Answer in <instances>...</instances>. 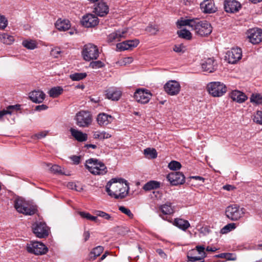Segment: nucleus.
Masks as SVG:
<instances>
[{"instance_id":"29","label":"nucleus","mask_w":262,"mask_h":262,"mask_svg":"<svg viewBox=\"0 0 262 262\" xmlns=\"http://www.w3.org/2000/svg\"><path fill=\"white\" fill-rule=\"evenodd\" d=\"M198 18L195 19H185L181 17L178 19L176 23L177 26L178 28H181L182 26H188L193 29Z\"/></svg>"},{"instance_id":"61","label":"nucleus","mask_w":262,"mask_h":262,"mask_svg":"<svg viewBox=\"0 0 262 262\" xmlns=\"http://www.w3.org/2000/svg\"><path fill=\"white\" fill-rule=\"evenodd\" d=\"M47 133L46 132H41L38 134H35L33 136L37 139H40L45 137L47 135Z\"/></svg>"},{"instance_id":"25","label":"nucleus","mask_w":262,"mask_h":262,"mask_svg":"<svg viewBox=\"0 0 262 262\" xmlns=\"http://www.w3.org/2000/svg\"><path fill=\"white\" fill-rule=\"evenodd\" d=\"M46 95L41 91H34L30 93L29 98L36 103H41L45 98Z\"/></svg>"},{"instance_id":"40","label":"nucleus","mask_w":262,"mask_h":262,"mask_svg":"<svg viewBox=\"0 0 262 262\" xmlns=\"http://www.w3.org/2000/svg\"><path fill=\"white\" fill-rule=\"evenodd\" d=\"M22 45L25 48L30 50H33L37 48V44L34 40H24L22 42Z\"/></svg>"},{"instance_id":"33","label":"nucleus","mask_w":262,"mask_h":262,"mask_svg":"<svg viewBox=\"0 0 262 262\" xmlns=\"http://www.w3.org/2000/svg\"><path fill=\"white\" fill-rule=\"evenodd\" d=\"M63 92V88L60 86L52 88L49 91V95L53 98H57Z\"/></svg>"},{"instance_id":"58","label":"nucleus","mask_w":262,"mask_h":262,"mask_svg":"<svg viewBox=\"0 0 262 262\" xmlns=\"http://www.w3.org/2000/svg\"><path fill=\"white\" fill-rule=\"evenodd\" d=\"M187 259L188 261H195L196 260H200L203 259V257H202L201 256H192L189 255V254L188 253L187 255Z\"/></svg>"},{"instance_id":"53","label":"nucleus","mask_w":262,"mask_h":262,"mask_svg":"<svg viewBox=\"0 0 262 262\" xmlns=\"http://www.w3.org/2000/svg\"><path fill=\"white\" fill-rule=\"evenodd\" d=\"M233 254L230 253H223L220 254L216 255L215 257L218 258H225L227 260H233L232 258Z\"/></svg>"},{"instance_id":"5","label":"nucleus","mask_w":262,"mask_h":262,"mask_svg":"<svg viewBox=\"0 0 262 262\" xmlns=\"http://www.w3.org/2000/svg\"><path fill=\"white\" fill-rule=\"evenodd\" d=\"M75 120L78 126L88 127L92 124L93 116L89 111H80L76 113Z\"/></svg>"},{"instance_id":"52","label":"nucleus","mask_w":262,"mask_h":262,"mask_svg":"<svg viewBox=\"0 0 262 262\" xmlns=\"http://www.w3.org/2000/svg\"><path fill=\"white\" fill-rule=\"evenodd\" d=\"M119 210L122 213L127 215L130 218H133L134 215L129 209L125 207L124 206H120L119 207Z\"/></svg>"},{"instance_id":"23","label":"nucleus","mask_w":262,"mask_h":262,"mask_svg":"<svg viewBox=\"0 0 262 262\" xmlns=\"http://www.w3.org/2000/svg\"><path fill=\"white\" fill-rule=\"evenodd\" d=\"M114 119V118L110 115L102 113H100L97 117V121L100 126H106L111 123Z\"/></svg>"},{"instance_id":"56","label":"nucleus","mask_w":262,"mask_h":262,"mask_svg":"<svg viewBox=\"0 0 262 262\" xmlns=\"http://www.w3.org/2000/svg\"><path fill=\"white\" fill-rule=\"evenodd\" d=\"M195 249L198 251V253L200 254H202V257H205L206 256V254L205 252V248L204 246H196L195 247Z\"/></svg>"},{"instance_id":"36","label":"nucleus","mask_w":262,"mask_h":262,"mask_svg":"<svg viewBox=\"0 0 262 262\" xmlns=\"http://www.w3.org/2000/svg\"><path fill=\"white\" fill-rule=\"evenodd\" d=\"M177 34L179 37L187 40H190L192 37L190 31L186 29H183L178 31Z\"/></svg>"},{"instance_id":"20","label":"nucleus","mask_w":262,"mask_h":262,"mask_svg":"<svg viewBox=\"0 0 262 262\" xmlns=\"http://www.w3.org/2000/svg\"><path fill=\"white\" fill-rule=\"evenodd\" d=\"M241 8V4L235 0H225L224 2V9L228 13L237 12Z\"/></svg>"},{"instance_id":"35","label":"nucleus","mask_w":262,"mask_h":262,"mask_svg":"<svg viewBox=\"0 0 262 262\" xmlns=\"http://www.w3.org/2000/svg\"><path fill=\"white\" fill-rule=\"evenodd\" d=\"M14 207L16 210L18 212H22V209L25 207V202L20 198H16L14 201Z\"/></svg>"},{"instance_id":"43","label":"nucleus","mask_w":262,"mask_h":262,"mask_svg":"<svg viewBox=\"0 0 262 262\" xmlns=\"http://www.w3.org/2000/svg\"><path fill=\"white\" fill-rule=\"evenodd\" d=\"M250 101L256 104H262V96L259 94H253L251 96Z\"/></svg>"},{"instance_id":"34","label":"nucleus","mask_w":262,"mask_h":262,"mask_svg":"<svg viewBox=\"0 0 262 262\" xmlns=\"http://www.w3.org/2000/svg\"><path fill=\"white\" fill-rule=\"evenodd\" d=\"M0 40L4 44L10 45L14 41V38L8 33H4L0 34Z\"/></svg>"},{"instance_id":"15","label":"nucleus","mask_w":262,"mask_h":262,"mask_svg":"<svg viewBox=\"0 0 262 262\" xmlns=\"http://www.w3.org/2000/svg\"><path fill=\"white\" fill-rule=\"evenodd\" d=\"M248 38L253 44L259 43L262 40V30L259 28L251 29L248 31Z\"/></svg>"},{"instance_id":"59","label":"nucleus","mask_w":262,"mask_h":262,"mask_svg":"<svg viewBox=\"0 0 262 262\" xmlns=\"http://www.w3.org/2000/svg\"><path fill=\"white\" fill-rule=\"evenodd\" d=\"M60 53V49L59 48H56L52 50L51 54L55 57L57 58L58 57V55H59Z\"/></svg>"},{"instance_id":"4","label":"nucleus","mask_w":262,"mask_h":262,"mask_svg":"<svg viewBox=\"0 0 262 262\" xmlns=\"http://www.w3.org/2000/svg\"><path fill=\"white\" fill-rule=\"evenodd\" d=\"M245 209L241 208L237 204H232L228 206L225 210V214L227 218L233 221L239 220L244 216Z\"/></svg>"},{"instance_id":"6","label":"nucleus","mask_w":262,"mask_h":262,"mask_svg":"<svg viewBox=\"0 0 262 262\" xmlns=\"http://www.w3.org/2000/svg\"><path fill=\"white\" fill-rule=\"evenodd\" d=\"M207 89L209 93L213 97H221L227 92V87L219 81L211 82L208 84Z\"/></svg>"},{"instance_id":"41","label":"nucleus","mask_w":262,"mask_h":262,"mask_svg":"<svg viewBox=\"0 0 262 262\" xmlns=\"http://www.w3.org/2000/svg\"><path fill=\"white\" fill-rule=\"evenodd\" d=\"M144 154L151 159H155L157 157V151L154 148H147L144 150Z\"/></svg>"},{"instance_id":"3","label":"nucleus","mask_w":262,"mask_h":262,"mask_svg":"<svg viewBox=\"0 0 262 262\" xmlns=\"http://www.w3.org/2000/svg\"><path fill=\"white\" fill-rule=\"evenodd\" d=\"M99 54L97 46L92 43H88L84 45L81 52L83 59L86 61L97 59L99 57Z\"/></svg>"},{"instance_id":"1","label":"nucleus","mask_w":262,"mask_h":262,"mask_svg":"<svg viewBox=\"0 0 262 262\" xmlns=\"http://www.w3.org/2000/svg\"><path fill=\"white\" fill-rule=\"evenodd\" d=\"M108 194L115 199H123L128 194L129 185L127 181L122 178H113L105 186Z\"/></svg>"},{"instance_id":"12","label":"nucleus","mask_w":262,"mask_h":262,"mask_svg":"<svg viewBox=\"0 0 262 262\" xmlns=\"http://www.w3.org/2000/svg\"><path fill=\"white\" fill-rule=\"evenodd\" d=\"M242 52L239 48H232L230 51H228L225 58L228 62L232 64L236 63L239 59L242 58Z\"/></svg>"},{"instance_id":"21","label":"nucleus","mask_w":262,"mask_h":262,"mask_svg":"<svg viewBox=\"0 0 262 262\" xmlns=\"http://www.w3.org/2000/svg\"><path fill=\"white\" fill-rule=\"evenodd\" d=\"M202 68L204 71L212 73L217 69V64L214 58H208L202 63Z\"/></svg>"},{"instance_id":"13","label":"nucleus","mask_w":262,"mask_h":262,"mask_svg":"<svg viewBox=\"0 0 262 262\" xmlns=\"http://www.w3.org/2000/svg\"><path fill=\"white\" fill-rule=\"evenodd\" d=\"M166 178L171 185L174 186L184 184L185 179V177L182 172L177 171L169 173L167 175Z\"/></svg>"},{"instance_id":"37","label":"nucleus","mask_w":262,"mask_h":262,"mask_svg":"<svg viewBox=\"0 0 262 262\" xmlns=\"http://www.w3.org/2000/svg\"><path fill=\"white\" fill-rule=\"evenodd\" d=\"M37 211V209L33 206H31V207L25 206V207L23 208L22 209V212H20V213H23L25 215H32L35 214L36 213Z\"/></svg>"},{"instance_id":"32","label":"nucleus","mask_w":262,"mask_h":262,"mask_svg":"<svg viewBox=\"0 0 262 262\" xmlns=\"http://www.w3.org/2000/svg\"><path fill=\"white\" fill-rule=\"evenodd\" d=\"M160 183L159 182L151 180L144 184L143 189L145 191H150L152 189H155L160 188Z\"/></svg>"},{"instance_id":"51","label":"nucleus","mask_w":262,"mask_h":262,"mask_svg":"<svg viewBox=\"0 0 262 262\" xmlns=\"http://www.w3.org/2000/svg\"><path fill=\"white\" fill-rule=\"evenodd\" d=\"M253 121L259 124H262V111H257L254 116Z\"/></svg>"},{"instance_id":"24","label":"nucleus","mask_w":262,"mask_h":262,"mask_svg":"<svg viewBox=\"0 0 262 262\" xmlns=\"http://www.w3.org/2000/svg\"><path fill=\"white\" fill-rule=\"evenodd\" d=\"M127 33L126 30H123L120 31L119 30L116 31L109 34L107 36V42H113L120 41L121 38H125L124 35Z\"/></svg>"},{"instance_id":"62","label":"nucleus","mask_w":262,"mask_h":262,"mask_svg":"<svg viewBox=\"0 0 262 262\" xmlns=\"http://www.w3.org/2000/svg\"><path fill=\"white\" fill-rule=\"evenodd\" d=\"M48 108V106L45 104H41L37 105L35 107V110L37 111H40L42 110H46Z\"/></svg>"},{"instance_id":"18","label":"nucleus","mask_w":262,"mask_h":262,"mask_svg":"<svg viewBox=\"0 0 262 262\" xmlns=\"http://www.w3.org/2000/svg\"><path fill=\"white\" fill-rule=\"evenodd\" d=\"M200 8L204 13H213L217 11L213 0H204L200 4Z\"/></svg>"},{"instance_id":"38","label":"nucleus","mask_w":262,"mask_h":262,"mask_svg":"<svg viewBox=\"0 0 262 262\" xmlns=\"http://www.w3.org/2000/svg\"><path fill=\"white\" fill-rule=\"evenodd\" d=\"M94 137L95 139H105L110 138L112 135L108 133L103 131L102 132H96L94 134Z\"/></svg>"},{"instance_id":"16","label":"nucleus","mask_w":262,"mask_h":262,"mask_svg":"<svg viewBox=\"0 0 262 262\" xmlns=\"http://www.w3.org/2000/svg\"><path fill=\"white\" fill-rule=\"evenodd\" d=\"M139 43V40L137 39L127 40L116 45L117 50L123 51L127 50H132L136 47Z\"/></svg>"},{"instance_id":"9","label":"nucleus","mask_w":262,"mask_h":262,"mask_svg":"<svg viewBox=\"0 0 262 262\" xmlns=\"http://www.w3.org/2000/svg\"><path fill=\"white\" fill-rule=\"evenodd\" d=\"M50 228L45 222H36L33 225L32 230L35 236L39 238H46L49 234Z\"/></svg>"},{"instance_id":"28","label":"nucleus","mask_w":262,"mask_h":262,"mask_svg":"<svg viewBox=\"0 0 262 262\" xmlns=\"http://www.w3.org/2000/svg\"><path fill=\"white\" fill-rule=\"evenodd\" d=\"M72 136L78 141L83 142L88 139V135L80 130L71 128L70 130Z\"/></svg>"},{"instance_id":"48","label":"nucleus","mask_w":262,"mask_h":262,"mask_svg":"<svg viewBox=\"0 0 262 262\" xmlns=\"http://www.w3.org/2000/svg\"><path fill=\"white\" fill-rule=\"evenodd\" d=\"M50 170L54 174H64V172L62 171L61 167L56 164L53 165L50 168Z\"/></svg>"},{"instance_id":"44","label":"nucleus","mask_w":262,"mask_h":262,"mask_svg":"<svg viewBox=\"0 0 262 262\" xmlns=\"http://www.w3.org/2000/svg\"><path fill=\"white\" fill-rule=\"evenodd\" d=\"M186 50V47L183 43L175 45L173 47V51L179 54H183Z\"/></svg>"},{"instance_id":"64","label":"nucleus","mask_w":262,"mask_h":262,"mask_svg":"<svg viewBox=\"0 0 262 262\" xmlns=\"http://www.w3.org/2000/svg\"><path fill=\"white\" fill-rule=\"evenodd\" d=\"M10 113L9 111H7V110H3L0 111V119H2L3 117L6 115H9Z\"/></svg>"},{"instance_id":"7","label":"nucleus","mask_w":262,"mask_h":262,"mask_svg":"<svg viewBox=\"0 0 262 262\" xmlns=\"http://www.w3.org/2000/svg\"><path fill=\"white\" fill-rule=\"evenodd\" d=\"M193 30L195 31L196 34L201 36H207L212 32V28L207 21H199L198 19Z\"/></svg>"},{"instance_id":"63","label":"nucleus","mask_w":262,"mask_h":262,"mask_svg":"<svg viewBox=\"0 0 262 262\" xmlns=\"http://www.w3.org/2000/svg\"><path fill=\"white\" fill-rule=\"evenodd\" d=\"M84 241L86 242L90 237V233L89 231H85L83 234Z\"/></svg>"},{"instance_id":"19","label":"nucleus","mask_w":262,"mask_h":262,"mask_svg":"<svg viewBox=\"0 0 262 262\" xmlns=\"http://www.w3.org/2000/svg\"><path fill=\"white\" fill-rule=\"evenodd\" d=\"M105 97L113 101H118L122 96V92L116 87H110L105 91Z\"/></svg>"},{"instance_id":"11","label":"nucleus","mask_w":262,"mask_h":262,"mask_svg":"<svg viewBox=\"0 0 262 262\" xmlns=\"http://www.w3.org/2000/svg\"><path fill=\"white\" fill-rule=\"evenodd\" d=\"M159 209L162 212V214H160V216L163 220L167 221L168 222H172V217L170 215L172 214L174 211L171 203L167 202L161 205Z\"/></svg>"},{"instance_id":"10","label":"nucleus","mask_w":262,"mask_h":262,"mask_svg":"<svg viewBox=\"0 0 262 262\" xmlns=\"http://www.w3.org/2000/svg\"><path fill=\"white\" fill-rule=\"evenodd\" d=\"M136 100L141 104L147 103L152 97L150 92L145 89H137L134 95Z\"/></svg>"},{"instance_id":"17","label":"nucleus","mask_w":262,"mask_h":262,"mask_svg":"<svg viewBox=\"0 0 262 262\" xmlns=\"http://www.w3.org/2000/svg\"><path fill=\"white\" fill-rule=\"evenodd\" d=\"M165 92L170 95H175L178 94L181 89L180 83L174 80L169 81L164 86Z\"/></svg>"},{"instance_id":"14","label":"nucleus","mask_w":262,"mask_h":262,"mask_svg":"<svg viewBox=\"0 0 262 262\" xmlns=\"http://www.w3.org/2000/svg\"><path fill=\"white\" fill-rule=\"evenodd\" d=\"M80 22L85 28H93L98 25L99 19L94 14H87L82 17Z\"/></svg>"},{"instance_id":"57","label":"nucleus","mask_w":262,"mask_h":262,"mask_svg":"<svg viewBox=\"0 0 262 262\" xmlns=\"http://www.w3.org/2000/svg\"><path fill=\"white\" fill-rule=\"evenodd\" d=\"M75 165H78L80 162L81 156L74 155L70 157Z\"/></svg>"},{"instance_id":"22","label":"nucleus","mask_w":262,"mask_h":262,"mask_svg":"<svg viewBox=\"0 0 262 262\" xmlns=\"http://www.w3.org/2000/svg\"><path fill=\"white\" fill-rule=\"evenodd\" d=\"M109 11V7L106 3L102 1L98 3L94 8L95 13L100 16H104L106 15Z\"/></svg>"},{"instance_id":"26","label":"nucleus","mask_w":262,"mask_h":262,"mask_svg":"<svg viewBox=\"0 0 262 262\" xmlns=\"http://www.w3.org/2000/svg\"><path fill=\"white\" fill-rule=\"evenodd\" d=\"M171 223L174 226L184 231H186L190 227V225L187 220L181 218H176L173 221L172 220V222Z\"/></svg>"},{"instance_id":"30","label":"nucleus","mask_w":262,"mask_h":262,"mask_svg":"<svg viewBox=\"0 0 262 262\" xmlns=\"http://www.w3.org/2000/svg\"><path fill=\"white\" fill-rule=\"evenodd\" d=\"M231 99L238 103H243L247 99V97L243 92L239 91H233L230 94Z\"/></svg>"},{"instance_id":"46","label":"nucleus","mask_w":262,"mask_h":262,"mask_svg":"<svg viewBox=\"0 0 262 262\" xmlns=\"http://www.w3.org/2000/svg\"><path fill=\"white\" fill-rule=\"evenodd\" d=\"M96 214L98 216H100L106 220L108 221H113L114 220L113 217L111 216L109 214L103 212L102 211L100 210H97L96 211Z\"/></svg>"},{"instance_id":"49","label":"nucleus","mask_w":262,"mask_h":262,"mask_svg":"<svg viewBox=\"0 0 262 262\" xmlns=\"http://www.w3.org/2000/svg\"><path fill=\"white\" fill-rule=\"evenodd\" d=\"M104 66V63L100 60L93 61L90 63V67L93 69L101 68Z\"/></svg>"},{"instance_id":"55","label":"nucleus","mask_w":262,"mask_h":262,"mask_svg":"<svg viewBox=\"0 0 262 262\" xmlns=\"http://www.w3.org/2000/svg\"><path fill=\"white\" fill-rule=\"evenodd\" d=\"M8 21L6 18L3 16L0 15V29H4L7 26Z\"/></svg>"},{"instance_id":"54","label":"nucleus","mask_w":262,"mask_h":262,"mask_svg":"<svg viewBox=\"0 0 262 262\" xmlns=\"http://www.w3.org/2000/svg\"><path fill=\"white\" fill-rule=\"evenodd\" d=\"M146 31L150 33L151 34H156L159 31L157 26L149 25L146 28Z\"/></svg>"},{"instance_id":"45","label":"nucleus","mask_w":262,"mask_h":262,"mask_svg":"<svg viewBox=\"0 0 262 262\" xmlns=\"http://www.w3.org/2000/svg\"><path fill=\"white\" fill-rule=\"evenodd\" d=\"M79 214L82 218L86 219L87 220L94 221L96 222L97 221V216H93L88 212L80 211L79 212Z\"/></svg>"},{"instance_id":"42","label":"nucleus","mask_w":262,"mask_h":262,"mask_svg":"<svg viewBox=\"0 0 262 262\" xmlns=\"http://www.w3.org/2000/svg\"><path fill=\"white\" fill-rule=\"evenodd\" d=\"M236 227V224L234 223H229L226 226H225L221 230V232L223 234L227 233L234 229Z\"/></svg>"},{"instance_id":"2","label":"nucleus","mask_w":262,"mask_h":262,"mask_svg":"<svg viewBox=\"0 0 262 262\" xmlns=\"http://www.w3.org/2000/svg\"><path fill=\"white\" fill-rule=\"evenodd\" d=\"M85 167L94 175H103L107 171L104 164L97 159L90 158L86 160Z\"/></svg>"},{"instance_id":"31","label":"nucleus","mask_w":262,"mask_h":262,"mask_svg":"<svg viewBox=\"0 0 262 262\" xmlns=\"http://www.w3.org/2000/svg\"><path fill=\"white\" fill-rule=\"evenodd\" d=\"M103 247L101 246L93 248L89 254V260H95L97 257L99 256L103 252Z\"/></svg>"},{"instance_id":"8","label":"nucleus","mask_w":262,"mask_h":262,"mask_svg":"<svg viewBox=\"0 0 262 262\" xmlns=\"http://www.w3.org/2000/svg\"><path fill=\"white\" fill-rule=\"evenodd\" d=\"M27 250L30 253L35 255H43L46 254L48 249L43 243L37 241L31 242L27 244Z\"/></svg>"},{"instance_id":"60","label":"nucleus","mask_w":262,"mask_h":262,"mask_svg":"<svg viewBox=\"0 0 262 262\" xmlns=\"http://www.w3.org/2000/svg\"><path fill=\"white\" fill-rule=\"evenodd\" d=\"M156 251L161 258L163 259L167 258V255L162 249H156Z\"/></svg>"},{"instance_id":"47","label":"nucleus","mask_w":262,"mask_h":262,"mask_svg":"<svg viewBox=\"0 0 262 262\" xmlns=\"http://www.w3.org/2000/svg\"><path fill=\"white\" fill-rule=\"evenodd\" d=\"M168 167L171 170H177L181 168V164L178 161H172L168 164Z\"/></svg>"},{"instance_id":"50","label":"nucleus","mask_w":262,"mask_h":262,"mask_svg":"<svg viewBox=\"0 0 262 262\" xmlns=\"http://www.w3.org/2000/svg\"><path fill=\"white\" fill-rule=\"evenodd\" d=\"M6 110L10 113L9 115H11L14 112H17L20 110V105L17 104L13 105H9L7 107Z\"/></svg>"},{"instance_id":"39","label":"nucleus","mask_w":262,"mask_h":262,"mask_svg":"<svg viewBox=\"0 0 262 262\" xmlns=\"http://www.w3.org/2000/svg\"><path fill=\"white\" fill-rule=\"evenodd\" d=\"M87 74L86 73H75L70 75V78L73 81H79L85 78Z\"/></svg>"},{"instance_id":"27","label":"nucleus","mask_w":262,"mask_h":262,"mask_svg":"<svg viewBox=\"0 0 262 262\" xmlns=\"http://www.w3.org/2000/svg\"><path fill=\"white\" fill-rule=\"evenodd\" d=\"M55 27L60 31L68 30L71 27V23L68 19H58L55 24Z\"/></svg>"}]
</instances>
